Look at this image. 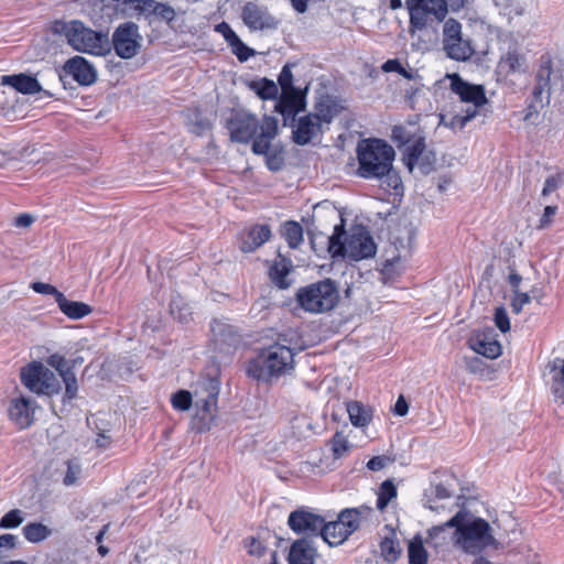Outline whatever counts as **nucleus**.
<instances>
[{
  "label": "nucleus",
  "mask_w": 564,
  "mask_h": 564,
  "mask_svg": "<svg viewBox=\"0 0 564 564\" xmlns=\"http://www.w3.org/2000/svg\"><path fill=\"white\" fill-rule=\"evenodd\" d=\"M357 175L365 180H380L386 192L399 195L403 183L399 172L393 167L394 149L381 139H365L357 145Z\"/></svg>",
  "instance_id": "nucleus-1"
},
{
  "label": "nucleus",
  "mask_w": 564,
  "mask_h": 564,
  "mask_svg": "<svg viewBox=\"0 0 564 564\" xmlns=\"http://www.w3.org/2000/svg\"><path fill=\"white\" fill-rule=\"evenodd\" d=\"M446 525L455 527L456 543L468 554H479L496 544L490 524L465 509L446 521Z\"/></svg>",
  "instance_id": "nucleus-2"
},
{
  "label": "nucleus",
  "mask_w": 564,
  "mask_h": 564,
  "mask_svg": "<svg viewBox=\"0 0 564 564\" xmlns=\"http://www.w3.org/2000/svg\"><path fill=\"white\" fill-rule=\"evenodd\" d=\"M344 236H346V231L341 220L340 224L335 225L334 232L327 237L328 251L334 258L347 257L350 260L359 261L376 254L377 245L365 226H352L345 241H343Z\"/></svg>",
  "instance_id": "nucleus-3"
},
{
  "label": "nucleus",
  "mask_w": 564,
  "mask_h": 564,
  "mask_svg": "<svg viewBox=\"0 0 564 564\" xmlns=\"http://www.w3.org/2000/svg\"><path fill=\"white\" fill-rule=\"evenodd\" d=\"M294 369L293 350L281 344H273L262 349L247 366L248 377L263 382H271Z\"/></svg>",
  "instance_id": "nucleus-4"
},
{
  "label": "nucleus",
  "mask_w": 564,
  "mask_h": 564,
  "mask_svg": "<svg viewBox=\"0 0 564 564\" xmlns=\"http://www.w3.org/2000/svg\"><path fill=\"white\" fill-rule=\"evenodd\" d=\"M53 32L66 37L67 43L77 52L105 55L110 50L108 35L94 31L79 20L55 21Z\"/></svg>",
  "instance_id": "nucleus-5"
},
{
  "label": "nucleus",
  "mask_w": 564,
  "mask_h": 564,
  "mask_svg": "<svg viewBox=\"0 0 564 564\" xmlns=\"http://www.w3.org/2000/svg\"><path fill=\"white\" fill-rule=\"evenodd\" d=\"M339 299L337 283L328 278L300 288L296 293L299 306L314 314L332 311Z\"/></svg>",
  "instance_id": "nucleus-6"
},
{
  "label": "nucleus",
  "mask_w": 564,
  "mask_h": 564,
  "mask_svg": "<svg viewBox=\"0 0 564 564\" xmlns=\"http://www.w3.org/2000/svg\"><path fill=\"white\" fill-rule=\"evenodd\" d=\"M409 12L410 32L422 31L445 21L447 15L446 0H405Z\"/></svg>",
  "instance_id": "nucleus-7"
},
{
  "label": "nucleus",
  "mask_w": 564,
  "mask_h": 564,
  "mask_svg": "<svg viewBox=\"0 0 564 564\" xmlns=\"http://www.w3.org/2000/svg\"><path fill=\"white\" fill-rule=\"evenodd\" d=\"M20 380L31 392L54 395L61 392L58 378L40 361H32L21 369Z\"/></svg>",
  "instance_id": "nucleus-8"
},
{
  "label": "nucleus",
  "mask_w": 564,
  "mask_h": 564,
  "mask_svg": "<svg viewBox=\"0 0 564 564\" xmlns=\"http://www.w3.org/2000/svg\"><path fill=\"white\" fill-rule=\"evenodd\" d=\"M111 44L115 53L123 59L138 55L142 47L139 25L132 21L119 24L112 33Z\"/></svg>",
  "instance_id": "nucleus-9"
},
{
  "label": "nucleus",
  "mask_w": 564,
  "mask_h": 564,
  "mask_svg": "<svg viewBox=\"0 0 564 564\" xmlns=\"http://www.w3.org/2000/svg\"><path fill=\"white\" fill-rule=\"evenodd\" d=\"M226 128L229 131L230 140L237 143H249L261 129L258 118L245 110L232 112L227 120Z\"/></svg>",
  "instance_id": "nucleus-10"
},
{
  "label": "nucleus",
  "mask_w": 564,
  "mask_h": 564,
  "mask_svg": "<svg viewBox=\"0 0 564 564\" xmlns=\"http://www.w3.org/2000/svg\"><path fill=\"white\" fill-rule=\"evenodd\" d=\"M306 90H286L281 91L275 99L274 111L283 118V126L293 124L295 117L306 109Z\"/></svg>",
  "instance_id": "nucleus-11"
},
{
  "label": "nucleus",
  "mask_w": 564,
  "mask_h": 564,
  "mask_svg": "<svg viewBox=\"0 0 564 564\" xmlns=\"http://www.w3.org/2000/svg\"><path fill=\"white\" fill-rule=\"evenodd\" d=\"M37 403L23 394L13 397L8 404V417L19 429H29L35 420Z\"/></svg>",
  "instance_id": "nucleus-12"
},
{
  "label": "nucleus",
  "mask_w": 564,
  "mask_h": 564,
  "mask_svg": "<svg viewBox=\"0 0 564 564\" xmlns=\"http://www.w3.org/2000/svg\"><path fill=\"white\" fill-rule=\"evenodd\" d=\"M451 91L457 95L463 102L473 104L475 107H481L488 102L482 85H476L466 82L459 74H447Z\"/></svg>",
  "instance_id": "nucleus-13"
},
{
  "label": "nucleus",
  "mask_w": 564,
  "mask_h": 564,
  "mask_svg": "<svg viewBox=\"0 0 564 564\" xmlns=\"http://www.w3.org/2000/svg\"><path fill=\"white\" fill-rule=\"evenodd\" d=\"M292 141L297 145H306L312 143L315 139L322 138L323 123L312 112L295 119L291 124Z\"/></svg>",
  "instance_id": "nucleus-14"
},
{
  "label": "nucleus",
  "mask_w": 564,
  "mask_h": 564,
  "mask_svg": "<svg viewBox=\"0 0 564 564\" xmlns=\"http://www.w3.org/2000/svg\"><path fill=\"white\" fill-rule=\"evenodd\" d=\"M553 74L552 59L549 55L540 57L539 69L535 75V85L532 91L533 101L530 107L539 105L543 107L544 104L550 102V82Z\"/></svg>",
  "instance_id": "nucleus-15"
},
{
  "label": "nucleus",
  "mask_w": 564,
  "mask_h": 564,
  "mask_svg": "<svg viewBox=\"0 0 564 564\" xmlns=\"http://www.w3.org/2000/svg\"><path fill=\"white\" fill-rule=\"evenodd\" d=\"M109 20L144 15L145 0H97Z\"/></svg>",
  "instance_id": "nucleus-16"
},
{
  "label": "nucleus",
  "mask_w": 564,
  "mask_h": 564,
  "mask_svg": "<svg viewBox=\"0 0 564 564\" xmlns=\"http://www.w3.org/2000/svg\"><path fill=\"white\" fill-rule=\"evenodd\" d=\"M324 518L311 511L299 509L292 511L288 519L290 529L297 534L318 535Z\"/></svg>",
  "instance_id": "nucleus-17"
},
{
  "label": "nucleus",
  "mask_w": 564,
  "mask_h": 564,
  "mask_svg": "<svg viewBox=\"0 0 564 564\" xmlns=\"http://www.w3.org/2000/svg\"><path fill=\"white\" fill-rule=\"evenodd\" d=\"M241 19L251 31L276 29L278 26V21L268 10L254 2H247L243 6Z\"/></svg>",
  "instance_id": "nucleus-18"
},
{
  "label": "nucleus",
  "mask_w": 564,
  "mask_h": 564,
  "mask_svg": "<svg viewBox=\"0 0 564 564\" xmlns=\"http://www.w3.org/2000/svg\"><path fill=\"white\" fill-rule=\"evenodd\" d=\"M278 119L273 116H263L260 133L252 139L251 151L256 155H267L273 148L272 140L278 135Z\"/></svg>",
  "instance_id": "nucleus-19"
},
{
  "label": "nucleus",
  "mask_w": 564,
  "mask_h": 564,
  "mask_svg": "<svg viewBox=\"0 0 564 564\" xmlns=\"http://www.w3.org/2000/svg\"><path fill=\"white\" fill-rule=\"evenodd\" d=\"M270 238L271 229L269 225H253L239 234V249L245 253L253 252Z\"/></svg>",
  "instance_id": "nucleus-20"
},
{
  "label": "nucleus",
  "mask_w": 564,
  "mask_h": 564,
  "mask_svg": "<svg viewBox=\"0 0 564 564\" xmlns=\"http://www.w3.org/2000/svg\"><path fill=\"white\" fill-rule=\"evenodd\" d=\"M63 70L83 86H89L97 79V73L94 66L83 56L76 55L67 59L63 66Z\"/></svg>",
  "instance_id": "nucleus-21"
},
{
  "label": "nucleus",
  "mask_w": 564,
  "mask_h": 564,
  "mask_svg": "<svg viewBox=\"0 0 564 564\" xmlns=\"http://www.w3.org/2000/svg\"><path fill=\"white\" fill-rule=\"evenodd\" d=\"M219 384L216 378H208L202 382L200 391L195 392V405L204 416L210 415L216 408Z\"/></svg>",
  "instance_id": "nucleus-22"
},
{
  "label": "nucleus",
  "mask_w": 564,
  "mask_h": 564,
  "mask_svg": "<svg viewBox=\"0 0 564 564\" xmlns=\"http://www.w3.org/2000/svg\"><path fill=\"white\" fill-rule=\"evenodd\" d=\"M468 346L476 354L489 359H496L501 355V345L495 339L494 330L477 333L468 339Z\"/></svg>",
  "instance_id": "nucleus-23"
},
{
  "label": "nucleus",
  "mask_w": 564,
  "mask_h": 564,
  "mask_svg": "<svg viewBox=\"0 0 564 564\" xmlns=\"http://www.w3.org/2000/svg\"><path fill=\"white\" fill-rule=\"evenodd\" d=\"M210 332L216 348L221 351L235 348L240 343V335L237 333L236 328L221 321L214 319L210 323Z\"/></svg>",
  "instance_id": "nucleus-24"
},
{
  "label": "nucleus",
  "mask_w": 564,
  "mask_h": 564,
  "mask_svg": "<svg viewBox=\"0 0 564 564\" xmlns=\"http://www.w3.org/2000/svg\"><path fill=\"white\" fill-rule=\"evenodd\" d=\"M344 109L345 107L339 98L324 94L316 99L314 112L312 113L315 115L322 123L329 124Z\"/></svg>",
  "instance_id": "nucleus-25"
},
{
  "label": "nucleus",
  "mask_w": 564,
  "mask_h": 564,
  "mask_svg": "<svg viewBox=\"0 0 564 564\" xmlns=\"http://www.w3.org/2000/svg\"><path fill=\"white\" fill-rule=\"evenodd\" d=\"M1 84L10 86L23 95H34L42 90L39 80L34 76L24 73L3 75L1 77Z\"/></svg>",
  "instance_id": "nucleus-26"
},
{
  "label": "nucleus",
  "mask_w": 564,
  "mask_h": 564,
  "mask_svg": "<svg viewBox=\"0 0 564 564\" xmlns=\"http://www.w3.org/2000/svg\"><path fill=\"white\" fill-rule=\"evenodd\" d=\"M316 555L308 540L299 539L292 543L286 560L289 564H314Z\"/></svg>",
  "instance_id": "nucleus-27"
},
{
  "label": "nucleus",
  "mask_w": 564,
  "mask_h": 564,
  "mask_svg": "<svg viewBox=\"0 0 564 564\" xmlns=\"http://www.w3.org/2000/svg\"><path fill=\"white\" fill-rule=\"evenodd\" d=\"M443 51L448 58L457 62H466L475 54L471 42L463 36L459 37V41L443 44Z\"/></svg>",
  "instance_id": "nucleus-28"
},
{
  "label": "nucleus",
  "mask_w": 564,
  "mask_h": 564,
  "mask_svg": "<svg viewBox=\"0 0 564 564\" xmlns=\"http://www.w3.org/2000/svg\"><path fill=\"white\" fill-rule=\"evenodd\" d=\"M319 535L329 545H339L344 541H346L351 534L337 519L336 521H332L328 523H326L325 520H323V528L319 532Z\"/></svg>",
  "instance_id": "nucleus-29"
},
{
  "label": "nucleus",
  "mask_w": 564,
  "mask_h": 564,
  "mask_svg": "<svg viewBox=\"0 0 564 564\" xmlns=\"http://www.w3.org/2000/svg\"><path fill=\"white\" fill-rule=\"evenodd\" d=\"M58 308L70 319H80L93 312L90 305L84 302L69 301L64 294H59L57 299Z\"/></svg>",
  "instance_id": "nucleus-30"
},
{
  "label": "nucleus",
  "mask_w": 564,
  "mask_h": 564,
  "mask_svg": "<svg viewBox=\"0 0 564 564\" xmlns=\"http://www.w3.org/2000/svg\"><path fill=\"white\" fill-rule=\"evenodd\" d=\"M291 260L279 254V258L274 261L269 271L272 282L280 289L289 288L290 282L286 281V278L291 272Z\"/></svg>",
  "instance_id": "nucleus-31"
},
{
  "label": "nucleus",
  "mask_w": 564,
  "mask_h": 564,
  "mask_svg": "<svg viewBox=\"0 0 564 564\" xmlns=\"http://www.w3.org/2000/svg\"><path fill=\"white\" fill-rule=\"evenodd\" d=\"M144 17L155 15L159 20L166 23L174 21L176 12L173 7L165 2L155 0H145V8H143Z\"/></svg>",
  "instance_id": "nucleus-32"
},
{
  "label": "nucleus",
  "mask_w": 564,
  "mask_h": 564,
  "mask_svg": "<svg viewBox=\"0 0 564 564\" xmlns=\"http://www.w3.org/2000/svg\"><path fill=\"white\" fill-rule=\"evenodd\" d=\"M248 87L262 100H275L279 96L278 85L267 77L249 82Z\"/></svg>",
  "instance_id": "nucleus-33"
},
{
  "label": "nucleus",
  "mask_w": 564,
  "mask_h": 564,
  "mask_svg": "<svg viewBox=\"0 0 564 564\" xmlns=\"http://www.w3.org/2000/svg\"><path fill=\"white\" fill-rule=\"evenodd\" d=\"M24 539L30 543H41L53 534V530L42 522H29L22 529Z\"/></svg>",
  "instance_id": "nucleus-34"
},
{
  "label": "nucleus",
  "mask_w": 564,
  "mask_h": 564,
  "mask_svg": "<svg viewBox=\"0 0 564 564\" xmlns=\"http://www.w3.org/2000/svg\"><path fill=\"white\" fill-rule=\"evenodd\" d=\"M347 412L352 425L364 427L371 421V411L359 401L347 403Z\"/></svg>",
  "instance_id": "nucleus-35"
},
{
  "label": "nucleus",
  "mask_w": 564,
  "mask_h": 564,
  "mask_svg": "<svg viewBox=\"0 0 564 564\" xmlns=\"http://www.w3.org/2000/svg\"><path fill=\"white\" fill-rule=\"evenodd\" d=\"M425 137L422 133H419V135H416L411 143L406 144L404 155L406 165L410 170H412L413 166L417 164L419 159L425 150Z\"/></svg>",
  "instance_id": "nucleus-36"
},
{
  "label": "nucleus",
  "mask_w": 564,
  "mask_h": 564,
  "mask_svg": "<svg viewBox=\"0 0 564 564\" xmlns=\"http://www.w3.org/2000/svg\"><path fill=\"white\" fill-rule=\"evenodd\" d=\"M170 313L174 319L182 324H187L192 319L191 307L180 295L172 297L170 302Z\"/></svg>",
  "instance_id": "nucleus-37"
},
{
  "label": "nucleus",
  "mask_w": 564,
  "mask_h": 564,
  "mask_svg": "<svg viewBox=\"0 0 564 564\" xmlns=\"http://www.w3.org/2000/svg\"><path fill=\"white\" fill-rule=\"evenodd\" d=\"M282 236L291 249H296L303 241V228L297 221L289 220L282 227Z\"/></svg>",
  "instance_id": "nucleus-38"
},
{
  "label": "nucleus",
  "mask_w": 564,
  "mask_h": 564,
  "mask_svg": "<svg viewBox=\"0 0 564 564\" xmlns=\"http://www.w3.org/2000/svg\"><path fill=\"white\" fill-rule=\"evenodd\" d=\"M408 556L410 564H427L429 555L420 536H415L410 541Z\"/></svg>",
  "instance_id": "nucleus-39"
},
{
  "label": "nucleus",
  "mask_w": 564,
  "mask_h": 564,
  "mask_svg": "<svg viewBox=\"0 0 564 564\" xmlns=\"http://www.w3.org/2000/svg\"><path fill=\"white\" fill-rule=\"evenodd\" d=\"M432 497L438 500L447 499L451 497V491L445 485L435 484L432 485L430 490L425 492L426 502L424 506L431 510L437 511L440 507L435 505V500Z\"/></svg>",
  "instance_id": "nucleus-40"
},
{
  "label": "nucleus",
  "mask_w": 564,
  "mask_h": 564,
  "mask_svg": "<svg viewBox=\"0 0 564 564\" xmlns=\"http://www.w3.org/2000/svg\"><path fill=\"white\" fill-rule=\"evenodd\" d=\"M265 165L271 172H279L285 165L284 148L273 145L272 150L265 155Z\"/></svg>",
  "instance_id": "nucleus-41"
},
{
  "label": "nucleus",
  "mask_w": 564,
  "mask_h": 564,
  "mask_svg": "<svg viewBox=\"0 0 564 564\" xmlns=\"http://www.w3.org/2000/svg\"><path fill=\"white\" fill-rule=\"evenodd\" d=\"M463 36L462 33V23L458 22L456 19L449 18L445 21L443 26V40L442 44L452 42V41H459V37Z\"/></svg>",
  "instance_id": "nucleus-42"
},
{
  "label": "nucleus",
  "mask_w": 564,
  "mask_h": 564,
  "mask_svg": "<svg viewBox=\"0 0 564 564\" xmlns=\"http://www.w3.org/2000/svg\"><path fill=\"white\" fill-rule=\"evenodd\" d=\"M397 496V488L391 480H384L381 486L377 498V508L384 510L390 500Z\"/></svg>",
  "instance_id": "nucleus-43"
},
{
  "label": "nucleus",
  "mask_w": 564,
  "mask_h": 564,
  "mask_svg": "<svg viewBox=\"0 0 564 564\" xmlns=\"http://www.w3.org/2000/svg\"><path fill=\"white\" fill-rule=\"evenodd\" d=\"M332 452L335 458H341L350 451L351 445L341 432H336L332 440Z\"/></svg>",
  "instance_id": "nucleus-44"
},
{
  "label": "nucleus",
  "mask_w": 564,
  "mask_h": 564,
  "mask_svg": "<svg viewBox=\"0 0 564 564\" xmlns=\"http://www.w3.org/2000/svg\"><path fill=\"white\" fill-rule=\"evenodd\" d=\"M380 551L384 561L390 563L395 562L401 553L399 544L390 538H384L381 541Z\"/></svg>",
  "instance_id": "nucleus-45"
},
{
  "label": "nucleus",
  "mask_w": 564,
  "mask_h": 564,
  "mask_svg": "<svg viewBox=\"0 0 564 564\" xmlns=\"http://www.w3.org/2000/svg\"><path fill=\"white\" fill-rule=\"evenodd\" d=\"M63 382L65 383V395L64 399L70 401L77 397L78 392V383L77 378L74 370L64 371L61 376Z\"/></svg>",
  "instance_id": "nucleus-46"
},
{
  "label": "nucleus",
  "mask_w": 564,
  "mask_h": 564,
  "mask_svg": "<svg viewBox=\"0 0 564 564\" xmlns=\"http://www.w3.org/2000/svg\"><path fill=\"white\" fill-rule=\"evenodd\" d=\"M416 135L419 134L411 132L404 126H394L392 128V140L397 143L398 148L405 147L411 143Z\"/></svg>",
  "instance_id": "nucleus-47"
},
{
  "label": "nucleus",
  "mask_w": 564,
  "mask_h": 564,
  "mask_svg": "<svg viewBox=\"0 0 564 564\" xmlns=\"http://www.w3.org/2000/svg\"><path fill=\"white\" fill-rule=\"evenodd\" d=\"M67 469L63 478V484L67 487L77 482L82 475V466L77 459H69L66 462Z\"/></svg>",
  "instance_id": "nucleus-48"
},
{
  "label": "nucleus",
  "mask_w": 564,
  "mask_h": 564,
  "mask_svg": "<svg viewBox=\"0 0 564 564\" xmlns=\"http://www.w3.org/2000/svg\"><path fill=\"white\" fill-rule=\"evenodd\" d=\"M231 52L236 55L239 62L243 63L254 55V51L247 46L239 36L235 37L229 44Z\"/></svg>",
  "instance_id": "nucleus-49"
},
{
  "label": "nucleus",
  "mask_w": 564,
  "mask_h": 564,
  "mask_svg": "<svg viewBox=\"0 0 564 564\" xmlns=\"http://www.w3.org/2000/svg\"><path fill=\"white\" fill-rule=\"evenodd\" d=\"M171 403L175 410L187 411L193 404V397L187 390H180L171 398Z\"/></svg>",
  "instance_id": "nucleus-50"
},
{
  "label": "nucleus",
  "mask_w": 564,
  "mask_h": 564,
  "mask_svg": "<svg viewBox=\"0 0 564 564\" xmlns=\"http://www.w3.org/2000/svg\"><path fill=\"white\" fill-rule=\"evenodd\" d=\"M47 365L56 369L58 371L59 376L64 373V371H69L74 369L76 360H67L64 356L59 354H53L46 359Z\"/></svg>",
  "instance_id": "nucleus-51"
},
{
  "label": "nucleus",
  "mask_w": 564,
  "mask_h": 564,
  "mask_svg": "<svg viewBox=\"0 0 564 564\" xmlns=\"http://www.w3.org/2000/svg\"><path fill=\"white\" fill-rule=\"evenodd\" d=\"M23 522V512L20 509H13L7 512L0 519V529H14Z\"/></svg>",
  "instance_id": "nucleus-52"
},
{
  "label": "nucleus",
  "mask_w": 564,
  "mask_h": 564,
  "mask_svg": "<svg viewBox=\"0 0 564 564\" xmlns=\"http://www.w3.org/2000/svg\"><path fill=\"white\" fill-rule=\"evenodd\" d=\"M561 362L560 371L553 377L552 393L564 404V359H557Z\"/></svg>",
  "instance_id": "nucleus-53"
},
{
  "label": "nucleus",
  "mask_w": 564,
  "mask_h": 564,
  "mask_svg": "<svg viewBox=\"0 0 564 564\" xmlns=\"http://www.w3.org/2000/svg\"><path fill=\"white\" fill-rule=\"evenodd\" d=\"M355 511H351L350 508L344 509L338 514V520L344 524V527L352 534L360 527V521L355 517Z\"/></svg>",
  "instance_id": "nucleus-54"
},
{
  "label": "nucleus",
  "mask_w": 564,
  "mask_h": 564,
  "mask_svg": "<svg viewBox=\"0 0 564 564\" xmlns=\"http://www.w3.org/2000/svg\"><path fill=\"white\" fill-rule=\"evenodd\" d=\"M278 84L282 91L286 90H300V88L293 85V74L289 64L284 65L278 76Z\"/></svg>",
  "instance_id": "nucleus-55"
},
{
  "label": "nucleus",
  "mask_w": 564,
  "mask_h": 564,
  "mask_svg": "<svg viewBox=\"0 0 564 564\" xmlns=\"http://www.w3.org/2000/svg\"><path fill=\"white\" fill-rule=\"evenodd\" d=\"M500 66L506 68L507 72H516L521 67V58L516 52H508L505 57L501 58Z\"/></svg>",
  "instance_id": "nucleus-56"
},
{
  "label": "nucleus",
  "mask_w": 564,
  "mask_h": 564,
  "mask_svg": "<svg viewBox=\"0 0 564 564\" xmlns=\"http://www.w3.org/2000/svg\"><path fill=\"white\" fill-rule=\"evenodd\" d=\"M531 302V296L527 292H513V297L511 300V310L514 314L521 313L523 306Z\"/></svg>",
  "instance_id": "nucleus-57"
},
{
  "label": "nucleus",
  "mask_w": 564,
  "mask_h": 564,
  "mask_svg": "<svg viewBox=\"0 0 564 564\" xmlns=\"http://www.w3.org/2000/svg\"><path fill=\"white\" fill-rule=\"evenodd\" d=\"M495 324L502 333L510 330L509 316L503 306H499L495 310Z\"/></svg>",
  "instance_id": "nucleus-58"
},
{
  "label": "nucleus",
  "mask_w": 564,
  "mask_h": 564,
  "mask_svg": "<svg viewBox=\"0 0 564 564\" xmlns=\"http://www.w3.org/2000/svg\"><path fill=\"white\" fill-rule=\"evenodd\" d=\"M31 289L39 294L53 295L56 302L59 294H63L54 285L44 282H33Z\"/></svg>",
  "instance_id": "nucleus-59"
},
{
  "label": "nucleus",
  "mask_w": 564,
  "mask_h": 564,
  "mask_svg": "<svg viewBox=\"0 0 564 564\" xmlns=\"http://www.w3.org/2000/svg\"><path fill=\"white\" fill-rule=\"evenodd\" d=\"M392 460L384 455L373 456L367 463V468L372 471H379L383 469Z\"/></svg>",
  "instance_id": "nucleus-60"
},
{
  "label": "nucleus",
  "mask_w": 564,
  "mask_h": 564,
  "mask_svg": "<svg viewBox=\"0 0 564 564\" xmlns=\"http://www.w3.org/2000/svg\"><path fill=\"white\" fill-rule=\"evenodd\" d=\"M215 31L224 36L228 45L238 36L231 26L225 21L215 25Z\"/></svg>",
  "instance_id": "nucleus-61"
},
{
  "label": "nucleus",
  "mask_w": 564,
  "mask_h": 564,
  "mask_svg": "<svg viewBox=\"0 0 564 564\" xmlns=\"http://www.w3.org/2000/svg\"><path fill=\"white\" fill-rule=\"evenodd\" d=\"M556 210H557L556 206H551V205L545 206L543 215L540 218L538 228L543 229V228L549 227L553 223V217L555 216Z\"/></svg>",
  "instance_id": "nucleus-62"
},
{
  "label": "nucleus",
  "mask_w": 564,
  "mask_h": 564,
  "mask_svg": "<svg viewBox=\"0 0 564 564\" xmlns=\"http://www.w3.org/2000/svg\"><path fill=\"white\" fill-rule=\"evenodd\" d=\"M248 553L250 555L262 556L267 550L265 545L258 538H251L247 544Z\"/></svg>",
  "instance_id": "nucleus-63"
},
{
  "label": "nucleus",
  "mask_w": 564,
  "mask_h": 564,
  "mask_svg": "<svg viewBox=\"0 0 564 564\" xmlns=\"http://www.w3.org/2000/svg\"><path fill=\"white\" fill-rule=\"evenodd\" d=\"M560 182L561 181L558 177H556L554 175L549 176L544 182V186H543V189L541 193L542 196L546 197L550 194L554 193L558 188Z\"/></svg>",
  "instance_id": "nucleus-64"
}]
</instances>
